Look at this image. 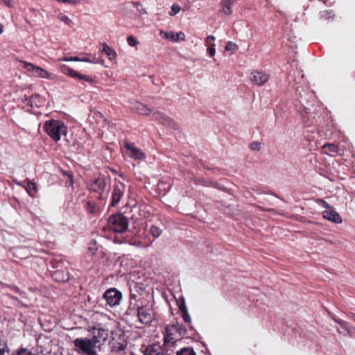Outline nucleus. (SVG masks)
Here are the masks:
<instances>
[{
  "label": "nucleus",
  "instance_id": "nucleus-17",
  "mask_svg": "<svg viewBox=\"0 0 355 355\" xmlns=\"http://www.w3.org/2000/svg\"><path fill=\"white\" fill-rule=\"evenodd\" d=\"M130 107L135 112L144 115L148 114L151 112L145 105L138 101L132 102Z\"/></svg>",
  "mask_w": 355,
  "mask_h": 355
},
{
  "label": "nucleus",
  "instance_id": "nucleus-18",
  "mask_svg": "<svg viewBox=\"0 0 355 355\" xmlns=\"http://www.w3.org/2000/svg\"><path fill=\"white\" fill-rule=\"evenodd\" d=\"M238 0H221V12L226 15H230L232 13V6L234 5Z\"/></svg>",
  "mask_w": 355,
  "mask_h": 355
},
{
  "label": "nucleus",
  "instance_id": "nucleus-16",
  "mask_svg": "<svg viewBox=\"0 0 355 355\" xmlns=\"http://www.w3.org/2000/svg\"><path fill=\"white\" fill-rule=\"evenodd\" d=\"M322 216L324 218L335 223L339 224L342 223L340 216L333 207L331 208H329V209L323 211Z\"/></svg>",
  "mask_w": 355,
  "mask_h": 355
},
{
  "label": "nucleus",
  "instance_id": "nucleus-35",
  "mask_svg": "<svg viewBox=\"0 0 355 355\" xmlns=\"http://www.w3.org/2000/svg\"><path fill=\"white\" fill-rule=\"evenodd\" d=\"M32 354L33 352H29L26 349H20L14 352L12 355H31Z\"/></svg>",
  "mask_w": 355,
  "mask_h": 355
},
{
  "label": "nucleus",
  "instance_id": "nucleus-56",
  "mask_svg": "<svg viewBox=\"0 0 355 355\" xmlns=\"http://www.w3.org/2000/svg\"><path fill=\"white\" fill-rule=\"evenodd\" d=\"M326 13H327L328 15H330L331 13V11H330V12L326 11Z\"/></svg>",
  "mask_w": 355,
  "mask_h": 355
},
{
  "label": "nucleus",
  "instance_id": "nucleus-33",
  "mask_svg": "<svg viewBox=\"0 0 355 355\" xmlns=\"http://www.w3.org/2000/svg\"><path fill=\"white\" fill-rule=\"evenodd\" d=\"M125 348L126 344L124 343H118L114 346V350L118 354H119L121 352H123L125 349Z\"/></svg>",
  "mask_w": 355,
  "mask_h": 355
},
{
  "label": "nucleus",
  "instance_id": "nucleus-11",
  "mask_svg": "<svg viewBox=\"0 0 355 355\" xmlns=\"http://www.w3.org/2000/svg\"><path fill=\"white\" fill-rule=\"evenodd\" d=\"M153 117L162 125L171 128V130H178V125L172 119L168 117L162 112H155L153 113Z\"/></svg>",
  "mask_w": 355,
  "mask_h": 355
},
{
  "label": "nucleus",
  "instance_id": "nucleus-53",
  "mask_svg": "<svg viewBox=\"0 0 355 355\" xmlns=\"http://www.w3.org/2000/svg\"><path fill=\"white\" fill-rule=\"evenodd\" d=\"M114 130L117 131L118 130L117 129H114L112 125H110V129L109 130V131L113 132Z\"/></svg>",
  "mask_w": 355,
  "mask_h": 355
},
{
  "label": "nucleus",
  "instance_id": "nucleus-42",
  "mask_svg": "<svg viewBox=\"0 0 355 355\" xmlns=\"http://www.w3.org/2000/svg\"><path fill=\"white\" fill-rule=\"evenodd\" d=\"M216 40V37L213 35H209L206 40V44L207 45L210 46V44H214V42Z\"/></svg>",
  "mask_w": 355,
  "mask_h": 355
},
{
  "label": "nucleus",
  "instance_id": "nucleus-55",
  "mask_svg": "<svg viewBox=\"0 0 355 355\" xmlns=\"http://www.w3.org/2000/svg\"><path fill=\"white\" fill-rule=\"evenodd\" d=\"M3 31V26L0 24V34Z\"/></svg>",
  "mask_w": 355,
  "mask_h": 355
},
{
  "label": "nucleus",
  "instance_id": "nucleus-27",
  "mask_svg": "<svg viewBox=\"0 0 355 355\" xmlns=\"http://www.w3.org/2000/svg\"><path fill=\"white\" fill-rule=\"evenodd\" d=\"M86 209L91 214H96L98 211V208L96 204L92 201H89L86 205Z\"/></svg>",
  "mask_w": 355,
  "mask_h": 355
},
{
  "label": "nucleus",
  "instance_id": "nucleus-6",
  "mask_svg": "<svg viewBox=\"0 0 355 355\" xmlns=\"http://www.w3.org/2000/svg\"><path fill=\"white\" fill-rule=\"evenodd\" d=\"M125 190V185L120 181H115L112 191V200L110 204V207H115L123 198Z\"/></svg>",
  "mask_w": 355,
  "mask_h": 355
},
{
  "label": "nucleus",
  "instance_id": "nucleus-40",
  "mask_svg": "<svg viewBox=\"0 0 355 355\" xmlns=\"http://www.w3.org/2000/svg\"><path fill=\"white\" fill-rule=\"evenodd\" d=\"M179 310L180 311L181 313L183 314L184 313L188 312L187 306L185 304L184 301L180 302L178 304Z\"/></svg>",
  "mask_w": 355,
  "mask_h": 355
},
{
  "label": "nucleus",
  "instance_id": "nucleus-41",
  "mask_svg": "<svg viewBox=\"0 0 355 355\" xmlns=\"http://www.w3.org/2000/svg\"><path fill=\"white\" fill-rule=\"evenodd\" d=\"M207 52L211 57L214 56L216 53L215 44H210L207 48Z\"/></svg>",
  "mask_w": 355,
  "mask_h": 355
},
{
  "label": "nucleus",
  "instance_id": "nucleus-38",
  "mask_svg": "<svg viewBox=\"0 0 355 355\" xmlns=\"http://www.w3.org/2000/svg\"><path fill=\"white\" fill-rule=\"evenodd\" d=\"M92 317L94 318V319L98 320L106 319V315L99 312L94 313Z\"/></svg>",
  "mask_w": 355,
  "mask_h": 355
},
{
  "label": "nucleus",
  "instance_id": "nucleus-47",
  "mask_svg": "<svg viewBox=\"0 0 355 355\" xmlns=\"http://www.w3.org/2000/svg\"><path fill=\"white\" fill-rule=\"evenodd\" d=\"M296 73H297V75H298L299 76H301V79H300V80H299L297 81V80H296V78H295V79H294V81H295V82H296V83H297V84H302V83H303V82H304V80H303V78H304V76H303V75H301V72H300V71H295V75Z\"/></svg>",
  "mask_w": 355,
  "mask_h": 355
},
{
  "label": "nucleus",
  "instance_id": "nucleus-5",
  "mask_svg": "<svg viewBox=\"0 0 355 355\" xmlns=\"http://www.w3.org/2000/svg\"><path fill=\"white\" fill-rule=\"evenodd\" d=\"M137 317L139 322L148 325L155 320V313L152 308L148 306L139 307Z\"/></svg>",
  "mask_w": 355,
  "mask_h": 355
},
{
  "label": "nucleus",
  "instance_id": "nucleus-23",
  "mask_svg": "<svg viewBox=\"0 0 355 355\" xmlns=\"http://www.w3.org/2000/svg\"><path fill=\"white\" fill-rule=\"evenodd\" d=\"M40 98V95L34 94L31 96H24V102L27 105L33 107L34 105L37 106L36 99Z\"/></svg>",
  "mask_w": 355,
  "mask_h": 355
},
{
  "label": "nucleus",
  "instance_id": "nucleus-12",
  "mask_svg": "<svg viewBox=\"0 0 355 355\" xmlns=\"http://www.w3.org/2000/svg\"><path fill=\"white\" fill-rule=\"evenodd\" d=\"M60 71L65 75H67L71 78H78L79 80H83L88 83H93L94 80L92 78L85 76L84 74L80 73L77 71L73 70V69L69 67L67 65H61Z\"/></svg>",
  "mask_w": 355,
  "mask_h": 355
},
{
  "label": "nucleus",
  "instance_id": "nucleus-39",
  "mask_svg": "<svg viewBox=\"0 0 355 355\" xmlns=\"http://www.w3.org/2000/svg\"><path fill=\"white\" fill-rule=\"evenodd\" d=\"M60 3H69V4H78L80 3L83 0H56Z\"/></svg>",
  "mask_w": 355,
  "mask_h": 355
},
{
  "label": "nucleus",
  "instance_id": "nucleus-36",
  "mask_svg": "<svg viewBox=\"0 0 355 355\" xmlns=\"http://www.w3.org/2000/svg\"><path fill=\"white\" fill-rule=\"evenodd\" d=\"M134 6H135V8L137 9V10L140 14L146 13V10L143 8V6L139 2L134 3Z\"/></svg>",
  "mask_w": 355,
  "mask_h": 355
},
{
  "label": "nucleus",
  "instance_id": "nucleus-52",
  "mask_svg": "<svg viewBox=\"0 0 355 355\" xmlns=\"http://www.w3.org/2000/svg\"><path fill=\"white\" fill-rule=\"evenodd\" d=\"M31 355H45L44 354H43L42 352H37V353H33Z\"/></svg>",
  "mask_w": 355,
  "mask_h": 355
},
{
  "label": "nucleus",
  "instance_id": "nucleus-45",
  "mask_svg": "<svg viewBox=\"0 0 355 355\" xmlns=\"http://www.w3.org/2000/svg\"><path fill=\"white\" fill-rule=\"evenodd\" d=\"M62 60L66 61V62H71V61L78 62L79 58L78 57H65V58H62Z\"/></svg>",
  "mask_w": 355,
  "mask_h": 355
},
{
  "label": "nucleus",
  "instance_id": "nucleus-31",
  "mask_svg": "<svg viewBox=\"0 0 355 355\" xmlns=\"http://www.w3.org/2000/svg\"><path fill=\"white\" fill-rule=\"evenodd\" d=\"M127 42L128 45L132 47L136 46L139 44V42L137 40V38L132 35H130L127 37Z\"/></svg>",
  "mask_w": 355,
  "mask_h": 355
},
{
  "label": "nucleus",
  "instance_id": "nucleus-30",
  "mask_svg": "<svg viewBox=\"0 0 355 355\" xmlns=\"http://www.w3.org/2000/svg\"><path fill=\"white\" fill-rule=\"evenodd\" d=\"M177 355H196L194 351L191 348H183L176 353Z\"/></svg>",
  "mask_w": 355,
  "mask_h": 355
},
{
  "label": "nucleus",
  "instance_id": "nucleus-4",
  "mask_svg": "<svg viewBox=\"0 0 355 355\" xmlns=\"http://www.w3.org/2000/svg\"><path fill=\"white\" fill-rule=\"evenodd\" d=\"M43 130L46 133H67V128L60 120L50 119L45 121Z\"/></svg>",
  "mask_w": 355,
  "mask_h": 355
},
{
  "label": "nucleus",
  "instance_id": "nucleus-32",
  "mask_svg": "<svg viewBox=\"0 0 355 355\" xmlns=\"http://www.w3.org/2000/svg\"><path fill=\"white\" fill-rule=\"evenodd\" d=\"M181 10V8L178 4H173L171 8V12H169V15L171 16H174L176 14H178Z\"/></svg>",
  "mask_w": 355,
  "mask_h": 355
},
{
  "label": "nucleus",
  "instance_id": "nucleus-1",
  "mask_svg": "<svg viewBox=\"0 0 355 355\" xmlns=\"http://www.w3.org/2000/svg\"><path fill=\"white\" fill-rule=\"evenodd\" d=\"M75 350L78 354L86 355H97L96 351V344L94 339L87 338H78L73 341Z\"/></svg>",
  "mask_w": 355,
  "mask_h": 355
},
{
  "label": "nucleus",
  "instance_id": "nucleus-26",
  "mask_svg": "<svg viewBox=\"0 0 355 355\" xmlns=\"http://www.w3.org/2000/svg\"><path fill=\"white\" fill-rule=\"evenodd\" d=\"M57 18L70 27H71L73 25L72 20L69 19L67 15L62 13L58 14L57 15Z\"/></svg>",
  "mask_w": 355,
  "mask_h": 355
},
{
  "label": "nucleus",
  "instance_id": "nucleus-51",
  "mask_svg": "<svg viewBox=\"0 0 355 355\" xmlns=\"http://www.w3.org/2000/svg\"><path fill=\"white\" fill-rule=\"evenodd\" d=\"M78 62H92V61H91L89 58H79V60Z\"/></svg>",
  "mask_w": 355,
  "mask_h": 355
},
{
  "label": "nucleus",
  "instance_id": "nucleus-8",
  "mask_svg": "<svg viewBox=\"0 0 355 355\" xmlns=\"http://www.w3.org/2000/svg\"><path fill=\"white\" fill-rule=\"evenodd\" d=\"M22 64L23 68L26 69L28 71L33 72L35 76L45 79L51 78V74L43 68L35 66L33 64L27 62H22Z\"/></svg>",
  "mask_w": 355,
  "mask_h": 355
},
{
  "label": "nucleus",
  "instance_id": "nucleus-9",
  "mask_svg": "<svg viewBox=\"0 0 355 355\" xmlns=\"http://www.w3.org/2000/svg\"><path fill=\"white\" fill-rule=\"evenodd\" d=\"M90 331L93 334L94 340L96 342V344L106 340L109 336L108 329L103 327L101 323L94 325Z\"/></svg>",
  "mask_w": 355,
  "mask_h": 355
},
{
  "label": "nucleus",
  "instance_id": "nucleus-57",
  "mask_svg": "<svg viewBox=\"0 0 355 355\" xmlns=\"http://www.w3.org/2000/svg\"><path fill=\"white\" fill-rule=\"evenodd\" d=\"M329 18H330V17H329V16L325 17V19H329Z\"/></svg>",
  "mask_w": 355,
  "mask_h": 355
},
{
  "label": "nucleus",
  "instance_id": "nucleus-37",
  "mask_svg": "<svg viewBox=\"0 0 355 355\" xmlns=\"http://www.w3.org/2000/svg\"><path fill=\"white\" fill-rule=\"evenodd\" d=\"M236 47V44L233 42H228L225 45V50L227 51L234 50Z\"/></svg>",
  "mask_w": 355,
  "mask_h": 355
},
{
  "label": "nucleus",
  "instance_id": "nucleus-19",
  "mask_svg": "<svg viewBox=\"0 0 355 355\" xmlns=\"http://www.w3.org/2000/svg\"><path fill=\"white\" fill-rule=\"evenodd\" d=\"M144 355H164V352L159 345L153 344L146 347Z\"/></svg>",
  "mask_w": 355,
  "mask_h": 355
},
{
  "label": "nucleus",
  "instance_id": "nucleus-25",
  "mask_svg": "<svg viewBox=\"0 0 355 355\" xmlns=\"http://www.w3.org/2000/svg\"><path fill=\"white\" fill-rule=\"evenodd\" d=\"M26 190L29 196H34L35 193L37 192V186L35 183L29 181L26 187Z\"/></svg>",
  "mask_w": 355,
  "mask_h": 355
},
{
  "label": "nucleus",
  "instance_id": "nucleus-28",
  "mask_svg": "<svg viewBox=\"0 0 355 355\" xmlns=\"http://www.w3.org/2000/svg\"><path fill=\"white\" fill-rule=\"evenodd\" d=\"M87 250L92 255L95 254L98 250L97 243L95 241H90L88 244Z\"/></svg>",
  "mask_w": 355,
  "mask_h": 355
},
{
  "label": "nucleus",
  "instance_id": "nucleus-22",
  "mask_svg": "<svg viewBox=\"0 0 355 355\" xmlns=\"http://www.w3.org/2000/svg\"><path fill=\"white\" fill-rule=\"evenodd\" d=\"M53 277L58 282H66L69 279L68 274L59 270L53 272Z\"/></svg>",
  "mask_w": 355,
  "mask_h": 355
},
{
  "label": "nucleus",
  "instance_id": "nucleus-7",
  "mask_svg": "<svg viewBox=\"0 0 355 355\" xmlns=\"http://www.w3.org/2000/svg\"><path fill=\"white\" fill-rule=\"evenodd\" d=\"M103 298L110 306H115L120 304L122 294L115 288L107 290L103 294Z\"/></svg>",
  "mask_w": 355,
  "mask_h": 355
},
{
  "label": "nucleus",
  "instance_id": "nucleus-43",
  "mask_svg": "<svg viewBox=\"0 0 355 355\" xmlns=\"http://www.w3.org/2000/svg\"><path fill=\"white\" fill-rule=\"evenodd\" d=\"M318 203L322 207L324 208L325 209H329V208L332 207V206L329 205L326 201L322 199L319 200Z\"/></svg>",
  "mask_w": 355,
  "mask_h": 355
},
{
  "label": "nucleus",
  "instance_id": "nucleus-50",
  "mask_svg": "<svg viewBox=\"0 0 355 355\" xmlns=\"http://www.w3.org/2000/svg\"><path fill=\"white\" fill-rule=\"evenodd\" d=\"M4 3L8 6V7H12L13 6V3H12V0H3Z\"/></svg>",
  "mask_w": 355,
  "mask_h": 355
},
{
  "label": "nucleus",
  "instance_id": "nucleus-14",
  "mask_svg": "<svg viewBox=\"0 0 355 355\" xmlns=\"http://www.w3.org/2000/svg\"><path fill=\"white\" fill-rule=\"evenodd\" d=\"M159 35H161L162 37L173 42L184 41L185 40V35L182 31H180L178 33H174L166 32L162 30L159 32Z\"/></svg>",
  "mask_w": 355,
  "mask_h": 355
},
{
  "label": "nucleus",
  "instance_id": "nucleus-21",
  "mask_svg": "<svg viewBox=\"0 0 355 355\" xmlns=\"http://www.w3.org/2000/svg\"><path fill=\"white\" fill-rule=\"evenodd\" d=\"M322 148L325 153L333 156L339 153V148L338 146L332 144H325L322 146Z\"/></svg>",
  "mask_w": 355,
  "mask_h": 355
},
{
  "label": "nucleus",
  "instance_id": "nucleus-20",
  "mask_svg": "<svg viewBox=\"0 0 355 355\" xmlns=\"http://www.w3.org/2000/svg\"><path fill=\"white\" fill-rule=\"evenodd\" d=\"M103 49L101 52L105 53L110 60H113L116 58V52L106 43L102 44Z\"/></svg>",
  "mask_w": 355,
  "mask_h": 355
},
{
  "label": "nucleus",
  "instance_id": "nucleus-44",
  "mask_svg": "<svg viewBox=\"0 0 355 355\" xmlns=\"http://www.w3.org/2000/svg\"><path fill=\"white\" fill-rule=\"evenodd\" d=\"M68 179L66 181V186L67 187H71L73 184V180L71 175L68 174Z\"/></svg>",
  "mask_w": 355,
  "mask_h": 355
},
{
  "label": "nucleus",
  "instance_id": "nucleus-10",
  "mask_svg": "<svg viewBox=\"0 0 355 355\" xmlns=\"http://www.w3.org/2000/svg\"><path fill=\"white\" fill-rule=\"evenodd\" d=\"M124 148L126 155L134 159H141L145 157L144 153L137 148L133 143L125 141Z\"/></svg>",
  "mask_w": 355,
  "mask_h": 355
},
{
  "label": "nucleus",
  "instance_id": "nucleus-29",
  "mask_svg": "<svg viewBox=\"0 0 355 355\" xmlns=\"http://www.w3.org/2000/svg\"><path fill=\"white\" fill-rule=\"evenodd\" d=\"M162 230L157 225H152L150 229V234L155 237L157 238L160 236Z\"/></svg>",
  "mask_w": 355,
  "mask_h": 355
},
{
  "label": "nucleus",
  "instance_id": "nucleus-13",
  "mask_svg": "<svg viewBox=\"0 0 355 355\" xmlns=\"http://www.w3.org/2000/svg\"><path fill=\"white\" fill-rule=\"evenodd\" d=\"M270 76L263 71H253L251 73L250 80L257 86L260 87L263 85L268 80Z\"/></svg>",
  "mask_w": 355,
  "mask_h": 355
},
{
  "label": "nucleus",
  "instance_id": "nucleus-2",
  "mask_svg": "<svg viewBox=\"0 0 355 355\" xmlns=\"http://www.w3.org/2000/svg\"><path fill=\"white\" fill-rule=\"evenodd\" d=\"M108 228L116 233H123L128 230V220L122 214L111 216L107 222Z\"/></svg>",
  "mask_w": 355,
  "mask_h": 355
},
{
  "label": "nucleus",
  "instance_id": "nucleus-54",
  "mask_svg": "<svg viewBox=\"0 0 355 355\" xmlns=\"http://www.w3.org/2000/svg\"><path fill=\"white\" fill-rule=\"evenodd\" d=\"M296 90H297V92H299V94L300 95V96H301V97H302V94H301V92L300 91V87H296Z\"/></svg>",
  "mask_w": 355,
  "mask_h": 355
},
{
  "label": "nucleus",
  "instance_id": "nucleus-3",
  "mask_svg": "<svg viewBox=\"0 0 355 355\" xmlns=\"http://www.w3.org/2000/svg\"><path fill=\"white\" fill-rule=\"evenodd\" d=\"M180 324H169L166 327L165 334L164 337V343L166 346L171 347L173 344L180 339Z\"/></svg>",
  "mask_w": 355,
  "mask_h": 355
},
{
  "label": "nucleus",
  "instance_id": "nucleus-15",
  "mask_svg": "<svg viewBox=\"0 0 355 355\" xmlns=\"http://www.w3.org/2000/svg\"><path fill=\"white\" fill-rule=\"evenodd\" d=\"M105 187L106 182L103 176L94 179L89 185L90 190L98 193L103 192L105 189Z\"/></svg>",
  "mask_w": 355,
  "mask_h": 355
},
{
  "label": "nucleus",
  "instance_id": "nucleus-24",
  "mask_svg": "<svg viewBox=\"0 0 355 355\" xmlns=\"http://www.w3.org/2000/svg\"><path fill=\"white\" fill-rule=\"evenodd\" d=\"M0 355H10V349L7 343L0 338Z\"/></svg>",
  "mask_w": 355,
  "mask_h": 355
},
{
  "label": "nucleus",
  "instance_id": "nucleus-48",
  "mask_svg": "<svg viewBox=\"0 0 355 355\" xmlns=\"http://www.w3.org/2000/svg\"><path fill=\"white\" fill-rule=\"evenodd\" d=\"M180 327L181 328L180 331V337L182 336H184L186 334V329L183 327L182 324H180Z\"/></svg>",
  "mask_w": 355,
  "mask_h": 355
},
{
  "label": "nucleus",
  "instance_id": "nucleus-49",
  "mask_svg": "<svg viewBox=\"0 0 355 355\" xmlns=\"http://www.w3.org/2000/svg\"><path fill=\"white\" fill-rule=\"evenodd\" d=\"M53 139L55 141H58L60 140L61 135H50Z\"/></svg>",
  "mask_w": 355,
  "mask_h": 355
},
{
  "label": "nucleus",
  "instance_id": "nucleus-46",
  "mask_svg": "<svg viewBox=\"0 0 355 355\" xmlns=\"http://www.w3.org/2000/svg\"><path fill=\"white\" fill-rule=\"evenodd\" d=\"M182 316L185 322H191V319L188 312L184 313Z\"/></svg>",
  "mask_w": 355,
  "mask_h": 355
},
{
  "label": "nucleus",
  "instance_id": "nucleus-34",
  "mask_svg": "<svg viewBox=\"0 0 355 355\" xmlns=\"http://www.w3.org/2000/svg\"><path fill=\"white\" fill-rule=\"evenodd\" d=\"M249 148L252 150H259L261 148V143L259 141H252L250 144Z\"/></svg>",
  "mask_w": 355,
  "mask_h": 355
}]
</instances>
